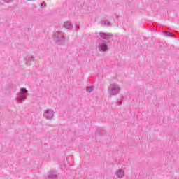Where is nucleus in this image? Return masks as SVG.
Segmentation results:
<instances>
[{
    "mask_svg": "<svg viewBox=\"0 0 179 179\" xmlns=\"http://www.w3.org/2000/svg\"><path fill=\"white\" fill-rule=\"evenodd\" d=\"M53 40L56 44L61 45V44L65 43V36L62 34V32L55 31L53 34Z\"/></svg>",
    "mask_w": 179,
    "mask_h": 179,
    "instance_id": "obj_1",
    "label": "nucleus"
},
{
    "mask_svg": "<svg viewBox=\"0 0 179 179\" xmlns=\"http://www.w3.org/2000/svg\"><path fill=\"white\" fill-rule=\"evenodd\" d=\"M27 90L26 88H21L20 92L16 97V101L18 103H23L27 99Z\"/></svg>",
    "mask_w": 179,
    "mask_h": 179,
    "instance_id": "obj_2",
    "label": "nucleus"
},
{
    "mask_svg": "<svg viewBox=\"0 0 179 179\" xmlns=\"http://www.w3.org/2000/svg\"><path fill=\"white\" fill-rule=\"evenodd\" d=\"M98 50L100 52H106V51H108V45H107V41L101 40L99 43Z\"/></svg>",
    "mask_w": 179,
    "mask_h": 179,
    "instance_id": "obj_3",
    "label": "nucleus"
},
{
    "mask_svg": "<svg viewBox=\"0 0 179 179\" xmlns=\"http://www.w3.org/2000/svg\"><path fill=\"white\" fill-rule=\"evenodd\" d=\"M54 110L51 109H47L43 114V117H45L47 120H52L54 118Z\"/></svg>",
    "mask_w": 179,
    "mask_h": 179,
    "instance_id": "obj_4",
    "label": "nucleus"
},
{
    "mask_svg": "<svg viewBox=\"0 0 179 179\" xmlns=\"http://www.w3.org/2000/svg\"><path fill=\"white\" fill-rule=\"evenodd\" d=\"M99 36L103 40H111L113 38V34L111 33L100 32Z\"/></svg>",
    "mask_w": 179,
    "mask_h": 179,
    "instance_id": "obj_5",
    "label": "nucleus"
},
{
    "mask_svg": "<svg viewBox=\"0 0 179 179\" xmlns=\"http://www.w3.org/2000/svg\"><path fill=\"white\" fill-rule=\"evenodd\" d=\"M121 88L117 85H113L110 90V94L111 96H115L120 92Z\"/></svg>",
    "mask_w": 179,
    "mask_h": 179,
    "instance_id": "obj_6",
    "label": "nucleus"
},
{
    "mask_svg": "<svg viewBox=\"0 0 179 179\" xmlns=\"http://www.w3.org/2000/svg\"><path fill=\"white\" fill-rule=\"evenodd\" d=\"M47 179H58V176H57V173L54 171H50L48 173Z\"/></svg>",
    "mask_w": 179,
    "mask_h": 179,
    "instance_id": "obj_7",
    "label": "nucleus"
},
{
    "mask_svg": "<svg viewBox=\"0 0 179 179\" xmlns=\"http://www.w3.org/2000/svg\"><path fill=\"white\" fill-rule=\"evenodd\" d=\"M125 173L124 172V170L120 169L115 172V175L117 178H122L124 176Z\"/></svg>",
    "mask_w": 179,
    "mask_h": 179,
    "instance_id": "obj_8",
    "label": "nucleus"
},
{
    "mask_svg": "<svg viewBox=\"0 0 179 179\" xmlns=\"http://www.w3.org/2000/svg\"><path fill=\"white\" fill-rule=\"evenodd\" d=\"M96 135H98V136H100V135H106V130L100 128V127H98L96 129V131L95 132Z\"/></svg>",
    "mask_w": 179,
    "mask_h": 179,
    "instance_id": "obj_9",
    "label": "nucleus"
},
{
    "mask_svg": "<svg viewBox=\"0 0 179 179\" xmlns=\"http://www.w3.org/2000/svg\"><path fill=\"white\" fill-rule=\"evenodd\" d=\"M63 26L65 29H72L73 27L72 23L69 21L65 22Z\"/></svg>",
    "mask_w": 179,
    "mask_h": 179,
    "instance_id": "obj_10",
    "label": "nucleus"
},
{
    "mask_svg": "<svg viewBox=\"0 0 179 179\" xmlns=\"http://www.w3.org/2000/svg\"><path fill=\"white\" fill-rule=\"evenodd\" d=\"M101 26H110L111 23L110 22V20H106L101 21Z\"/></svg>",
    "mask_w": 179,
    "mask_h": 179,
    "instance_id": "obj_11",
    "label": "nucleus"
},
{
    "mask_svg": "<svg viewBox=\"0 0 179 179\" xmlns=\"http://www.w3.org/2000/svg\"><path fill=\"white\" fill-rule=\"evenodd\" d=\"M164 34H166L167 37H176L173 34H172L171 31H164Z\"/></svg>",
    "mask_w": 179,
    "mask_h": 179,
    "instance_id": "obj_12",
    "label": "nucleus"
},
{
    "mask_svg": "<svg viewBox=\"0 0 179 179\" xmlns=\"http://www.w3.org/2000/svg\"><path fill=\"white\" fill-rule=\"evenodd\" d=\"M86 92H89V93L93 92V90H94V87L93 86H88V87H86V89H85Z\"/></svg>",
    "mask_w": 179,
    "mask_h": 179,
    "instance_id": "obj_13",
    "label": "nucleus"
},
{
    "mask_svg": "<svg viewBox=\"0 0 179 179\" xmlns=\"http://www.w3.org/2000/svg\"><path fill=\"white\" fill-rule=\"evenodd\" d=\"M45 6H47V4L44 1L40 5V8H41V9H44Z\"/></svg>",
    "mask_w": 179,
    "mask_h": 179,
    "instance_id": "obj_14",
    "label": "nucleus"
},
{
    "mask_svg": "<svg viewBox=\"0 0 179 179\" xmlns=\"http://www.w3.org/2000/svg\"><path fill=\"white\" fill-rule=\"evenodd\" d=\"M35 59H34V57L33 56H31L30 57H28V61H30V62H34Z\"/></svg>",
    "mask_w": 179,
    "mask_h": 179,
    "instance_id": "obj_15",
    "label": "nucleus"
},
{
    "mask_svg": "<svg viewBox=\"0 0 179 179\" xmlns=\"http://www.w3.org/2000/svg\"><path fill=\"white\" fill-rule=\"evenodd\" d=\"M6 3H10V2H13V0H3Z\"/></svg>",
    "mask_w": 179,
    "mask_h": 179,
    "instance_id": "obj_16",
    "label": "nucleus"
},
{
    "mask_svg": "<svg viewBox=\"0 0 179 179\" xmlns=\"http://www.w3.org/2000/svg\"><path fill=\"white\" fill-rule=\"evenodd\" d=\"M122 104V100H117V103H116V104Z\"/></svg>",
    "mask_w": 179,
    "mask_h": 179,
    "instance_id": "obj_17",
    "label": "nucleus"
},
{
    "mask_svg": "<svg viewBox=\"0 0 179 179\" xmlns=\"http://www.w3.org/2000/svg\"><path fill=\"white\" fill-rule=\"evenodd\" d=\"M76 27H78V24H76Z\"/></svg>",
    "mask_w": 179,
    "mask_h": 179,
    "instance_id": "obj_18",
    "label": "nucleus"
},
{
    "mask_svg": "<svg viewBox=\"0 0 179 179\" xmlns=\"http://www.w3.org/2000/svg\"><path fill=\"white\" fill-rule=\"evenodd\" d=\"M99 40H101V38H99Z\"/></svg>",
    "mask_w": 179,
    "mask_h": 179,
    "instance_id": "obj_19",
    "label": "nucleus"
},
{
    "mask_svg": "<svg viewBox=\"0 0 179 179\" xmlns=\"http://www.w3.org/2000/svg\"><path fill=\"white\" fill-rule=\"evenodd\" d=\"M27 1H31V0H27Z\"/></svg>",
    "mask_w": 179,
    "mask_h": 179,
    "instance_id": "obj_20",
    "label": "nucleus"
}]
</instances>
